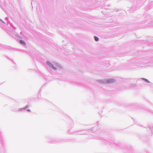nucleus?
Returning a JSON list of instances; mask_svg holds the SVG:
<instances>
[{"instance_id":"2","label":"nucleus","mask_w":153,"mask_h":153,"mask_svg":"<svg viewBox=\"0 0 153 153\" xmlns=\"http://www.w3.org/2000/svg\"><path fill=\"white\" fill-rule=\"evenodd\" d=\"M47 65H48L51 68H52L54 70H56V68H54L53 67V65L51 63L49 62H47Z\"/></svg>"},{"instance_id":"5","label":"nucleus","mask_w":153,"mask_h":153,"mask_svg":"<svg viewBox=\"0 0 153 153\" xmlns=\"http://www.w3.org/2000/svg\"><path fill=\"white\" fill-rule=\"evenodd\" d=\"M143 80H145L147 82H149V81L148 79H145V78H143Z\"/></svg>"},{"instance_id":"6","label":"nucleus","mask_w":153,"mask_h":153,"mask_svg":"<svg viewBox=\"0 0 153 153\" xmlns=\"http://www.w3.org/2000/svg\"><path fill=\"white\" fill-rule=\"evenodd\" d=\"M27 111H30V110H27Z\"/></svg>"},{"instance_id":"3","label":"nucleus","mask_w":153,"mask_h":153,"mask_svg":"<svg viewBox=\"0 0 153 153\" xmlns=\"http://www.w3.org/2000/svg\"><path fill=\"white\" fill-rule=\"evenodd\" d=\"M20 42L21 44H23L24 45H26L25 42L24 41H23V40H20Z\"/></svg>"},{"instance_id":"1","label":"nucleus","mask_w":153,"mask_h":153,"mask_svg":"<svg viewBox=\"0 0 153 153\" xmlns=\"http://www.w3.org/2000/svg\"><path fill=\"white\" fill-rule=\"evenodd\" d=\"M115 80L113 79H110L106 80V82L108 83H111L114 82Z\"/></svg>"},{"instance_id":"4","label":"nucleus","mask_w":153,"mask_h":153,"mask_svg":"<svg viewBox=\"0 0 153 153\" xmlns=\"http://www.w3.org/2000/svg\"><path fill=\"white\" fill-rule=\"evenodd\" d=\"M94 38H95V41H98L99 39H98V38L97 37L95 36Z\"/></svg>"}]
</instances>
